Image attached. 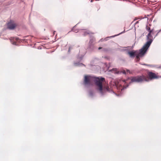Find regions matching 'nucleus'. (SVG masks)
I'll list each match as a JSON object with an SVG mask.
<instances>
[{
  "instance_id": "f257e3e1",
  "label": "nucleus",
  "mask_w": 161,
  "mask_h": 161,
  "mask_svg": "<svg viewBox=\"0 0 161 161\" xmlns=\"http://www.w3.org/2000/svg\"><path fill=\"white\" fill-rule=\"evenodd\" d=\"M92 80H94L97 89L101 93H103V90L110 92L108 86L104 87L103 89V83L105 81V79L104 78L102 77H95L90 75H85L84 81V84L85 85H90Z\"/></svg>"
},
{
  "instance_id": "f03ea898",
  "label": "nucleus",
  "mask_w": 161,
  "mask_h": 161,
  "mask_svg": "<svg viewBox=\"0 0 161 161\" xmlns=\"http://www.w3.org/2000/svg\"><path fill=\"white\" fill-rule=\"evenodd\" d=\"M146 29L149 32L147 36V39L148 41L142 48L140 50L139 53L137 54H136L137 58H139L140 57H142L146 53L153 41V38L151 35H154L156 32V31H155L153 29L151 30L150 27L147 25L146 26Z\"/></svg>"
},
{
  "instance_id": "7ed1b4c3",
  "label": "nucleus",
  "mask_w": 161,
  "mask_h": 161,
  "mask_svg": "<svg viewBox=\"0 0 161 161\" xmlns=\"http://www.w3.org/2000/svg\"><path fill=\"white\" fill-rule=\"evenodd\" d=\"M130 79L131 82H141L147 81V77L144 75L132 77Z\"/></svg>"
},
{
  "instance_id": "20e7f679",
  "label": "nucleus",
  "mask_w": 161,
  "mask_h": 161,
  "mask_svg": "<svg viewBox=\"0 0 161 161\" xmlns=\"http://www.w3.org/2000/svg\"><path fill=\"white\" fill-rule=\"evenodd\" d=\"M127 80H123L118 83L119 88L121 90L126 88L128 86V83L126 82Z\"/></svg>"
},
{
  "instance_id": "39448f33",
  "label": "nucleus",
  "mask_w": 161,
  "mask_h": 161,
  "mask_svg": "<svg viewBox=\"0 0 161 161\" xmlns=\"http://www.w3.org/2000/svg\"><path fill=\"white\" fill-rule=\"evenodd\" d=\"M148 75L150 79H157L159 77L155 73L152 72H149Z\"/></svg>"
},
{
  "instance_id": "423d86ee",
  "label": "nucleus",
  "mask_w": 161,
  "mask_h": 161,
  "mask_svg": "<svg viewBox=\"0 0 161 161\" xmlns=\"http://www.w3.org/2000/svg\"><path fill=\"white\" fill-rule=\"evenodd\" d=\"M8 28L10 29H13L15 27V25L14 24L12 23H8Z\"/></svg>"
},
{
  "instance_id": "0eeeda50",
  "label": "nucleus",
  "mask_w": 161,
  "mask_h": 161,
  "mask_svg": "<svg viewBox=\"0 0 161 161\" xmlns=\"http://www.w3.org/2000/svg\"><path fill=\"white\" fill-rule=\"evenodd\" d=\"M128 53L131 57H134L136 53L133 51H131L129 52Z\"/></svg>"
},
{
  "instance_id": "6e6552de",
  "label": "nucleus",
  "mask_w": 161,
  "mask_h": 161,
  "mask_svg": "<svg viewBox=\"0 0 161 161\" xmlns=\"http://www.w3.org/2000/svg\"><path fill=\"white\" fill-rule=\"evenodd\" d=\"M126 71L127 72H128L129 74H132L133 73V72L132 71H130V70L128 69H126Z\"/></svg>"
},
{
  "instance_id": "1a4fd4ad",
  "label": "nucleus",
  "mask_w": 161,
  "mask_h": 161,
  "mask_svg": "<svg viewBox=\"0 0 161 161\" xmlns=\"http://www.w3.org/2000/svg\"><path fill=\"white\" fill-rule=\"evenodd\" d=\"M161 31V30H159V31L156 34V35H155V37H156V36H157V35H158V33H159L160 31Z\"/></svg>"
},
{
  "instance_id": "9d476101",
  "label": "nucleus",
  "mask_w": 161,
  "mask_h": 161,
  "mask_svg": "<svg viewBox=\"0 0 161 161\" xmlns=\"http://www.w3.org/2000/svg\"><path fill=\"white\" fill-rule=\"evenodd\" d=\"M122 73H123L124 74H126V72H125V70H123L122 71Z\"/></svg>"
},
{
  "instance_id": "9b49d317",
  "label": "nucleus",
  "mask_w": 161,
  "mask_h": 161,
  "mask_svg": "<svg viewBox=\"0 0 161 161\" xmlns=\"http://www.w3.org/2000/svg\"><path fill=\"white\" fill-rule=\"evenodd\" d=\"M70 47H69V50H68V52H69V51H70Z\"/></svg>"
},
{
  "instance_id": "f8f14e48",
  "label": "nucleus",
  "mask_w": 161,
  "mask_h": 161,
  "mask_svg": "<svg viewBox=\"0 0 161 161\" xmlns=\"http://www.w3.org/2000/svg\"><path fill=\"white\" fill-rule=\"evenodd\" d=\"M102 47H99L98 48V49H99V50H100V49H102Z\"/></svg>"
},
{
  "instance_id": "ddd939ff",
  "label": "nucleus",
  "mask_w": 161,
  "mask_h": 161,
  "mask_svg": "<svg viewBox=\"0 0 161 161\" xmlns=\"http://www.w3.org/2000/svg\"><path fill=\"white\" fill-rule=\"evenodd\" d=\"M16 44V43L15 42H14L13 43V44L14 45H15Z\"/></svg>"
},
{
  "instance_id": "4468645a",
  "label": "nucleus",
  "mask_w": 161,
  "mask_h": 161,
  "mask_svg": "<svg viewBox=\"0 0 161 161\" xmlns=\"http://www.w3.org/2000/svg\"><path fill=\"white\" fill-rule=\"evenodd\" d=\"M158 68H161V66L159 67Z\"/></svg>"
},
{
  "instance_id": "2eb2a0df",
  "label": "nucleus",
  "mask_w": 161,
  "mask_h": 161,
  "mask_svg": "<svg viewBox=\"0 0 161 161\" xmlns=\"http://www.w3.org/2000/svg\"><path fill=\"white\" fill-rule=\"evenodd\" d=\"M111 92H113V93H114V92L112 91H111Z\"/></svg>"
},
{
  "instance_id": "dca6fc26",
  "label": "nucleus",
  "mask_w": 161,
  "mask_h": 161,
  "mask_svg": "<svg viewBox=\"0 0 161 161\" xmlns=\"http://www.w3.org/2000/svg\"><path fill=\"white\" fill-rule=\"evenodd\" d=\"M55 31H54L53 32V34H55Z\"/></svg>"
},
{
  "instance_id": "f3484780",
  "label": "nucleus",
  "mask_w": 161,
  "mask_h": 161,
  "mask_svg": "<svg viewBox=\"0 0 161 161\" xmlns=\"http://www.w3.org/2000/svg\"><path fill=\"white\" fill-rule=\"evenodd\" d=\"M74 29H72V31H74Z\"/></svg>"
},
{
  "instance_id": "a211bd4d",
  "label": "nucleus",
  "mask_w": 161,
  "mask_h": 161,
  "mask_svg": "<svg viewBox=\"0 0 161 161\" xmlns=\"http://www.w3.org/2000/svg\"><path fill=\"white\" fill-rule=\"evenodd\" d=\"M78 31H76L75 32H77Z\"/></svg>"
},
{
  "instance_id": "6ab92c4d",
  "label": "nucleus",
  "mask_w": 161,
  "mask_h": 161,
  "mask_svg": "<svg viewBox=\"0 0 161 161\" xmlns=\"http://www.w3.org/2000/svg\"><path fill=\"white\" fill-rule=\"evenodd\" d=\"M159 77H161V76H160Z\"/></svg>"
}]
</instances>
